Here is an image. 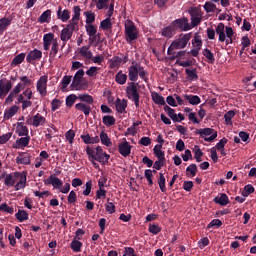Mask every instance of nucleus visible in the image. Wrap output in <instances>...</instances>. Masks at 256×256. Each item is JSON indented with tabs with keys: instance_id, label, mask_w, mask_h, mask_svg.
Instances as JSON below:
<instances>
[{
	"instance_id": "1",
	"label": "nucleus",
	"mask_w": 256,
	"mask_h": 256,
	"mask_svg": "<svg viewBox=\"0 0 256 256\" xmlns=\"http://www.w3.org/2000/svg\"><path fill=\"white\" fill-rule=\"evenodd\" d=\"M142 79L147 83L149 81V78H147V71H145V68L141 66V64L133 61L132 65L128 68V78L129 81H132V83H135L138 79Z\"/></svg>"
},
{
	"instance_id": "2",
	"label": "nucleus",
	"mask_w": 256,
	"mask_h": 256,
	"mask_svg": "<svg viewBox=\"0 0 256 256\" xmlns=\"http://www.w3.org/2000/svg\"><path fill=\"white\" fill-rule=\"evenodd\" d=\"M216 34L219 35L218 41H220V43H226V45L233 43V35H235V32L232 27H225V24L219 23L216 27Z\"/></svg>"
},
{
	"instance_id": "3",
	"label": "nucleus",
	"mask_w": 256,
	"mask_h": 256,
	"mask_svg": "<svg viewBox=\"0 0 256 256\" xmlns=\"http://www.w3.org/2000/svg\"><path fill=\"white\" fill-rule=\"evenodd\" d=\"M126 97L133 101L135 107H139V99H141V95L139 94V88L135 82L128 83L126 87Z\"/></svg>"
},
{
	"instance_id": "4",
	"label": "nucleus",
	"mask_w": 256,
	"mask_h": 256,
	"mask_svg": "<svg viewBox=\"0 0 256 256\" xmlns=\"http://www.w3.org/2000/svg\"><path fill=\"white\" fill-rule=\"evenodd\" d=\"M196 135H200L204 141L208 143H212V141H215L217 139V131L213 128H202V129H197L195 131Z\"/></svg>"
},
{
	"instance_id": "5",
	"label": "nucleus",
	"mask_w": 256,
	"mask_h": 256,
	"mask_svg": "<svg viewBox=\"0 0 256 256\" xmlns=\"http://www.w3.org/2000/svg\"><path fill=\"white\" fill-rule=\"evenodd\" d=\"M74 31H79V26H75V24H71L68 22L66 27L61 31L60 33V39L63 41V47H65L67 41L73 37V32Z\"/></svg>"
},
{
	"instance_id": "6",
	"label": "nucleus",
	"mask_w": 256,
	"mask_h": 256,
	"mask_svg": "<svg viewBox=\"0 0 256 256\" xmlns=\"http://www.w3.org/2000/svg\"><path fill=\"white\" fill-rule=\"evenodd\" d=\"M125 35L127 43H131V41L137 40V27H135L133 22L129 21L125 24Z\"/></svg>"
},
{
	"instance_id": "7",
	"label": "nucleus",
	"mask_w": 256,
	"mask_h": 256,
	"mask_svg": "<svg viewBox=\"0 0 256 256\" xmlns=\"http://www.w3.org/2000/svg\"><path fill=\"white\" fill-rule=\"evenodd\" d=\"M172 27H174V30L177 31L179 29L180 31H191V24H189V19L186 17L178 18L174 21H172Z\"/></svg>"
},
{
	"instance_id": "8",
	"label": "nucleus",
	"mask_w": 256,
	"mask_h": 256,
	"mask_svg": "<svg viewBox=\"0 0 256 256\" xmlns=\"http://www.w3.org/2000/svg\"><path fill=\"white\" fill-rule=\"evenodd\" d=\"M127 61H129V54L120 53V57L114 56L112 59L108 61V63H109L110 69H117L120 67L121 63H127Z\"/></svg>"
},
{
	"instance_id": "9",
	"label": "nucleus",
	"mask_w": 256,
	"mask_h": 256,
	"mask_svg": "<svg viewBox=\"0 0 256 256\" xmlns=\"http://www.w3.org/2000/svg\"><path fill=\"white\" fill-rule=\"evenodd\" d=\"M109 159H111V156L103 152V148L101 146H97L94 161H98L101 165H107V163H109Z\"/></svg>"
},
{
	"instance_id": "10",
	"label": "nucleus",
	"mask_w": 256,
	"mask_h": 256,
	"mask_svg": "<svg viewBox=\"0 0 256 256\" xmlns=\"http://www.w3.org/2000/svg\"><path fill=\"white\" fill-rule=\"evenodd\" d=\"M190 40L191 33L184 34L178 40L172 42V47L174 49H185Z\"/></svg>"
},
{
	"instance_id": "11",
	"label": "nucleus",
	"mask_w": 256,
	"mask_h": 256,
	"mask_svg": "<svg viewBox=\"0 0 256 256\" xmlns=\"http://www.w3.org/2000/svg\"><path fill=\"white\" fill-rule=\"evenodd\" d=\"M48 81H49V78L44 75V76H41L36 83V89L42 97L47 96V82Z\"/></svg>"
},
{
	"instance_id": "12",
	"label": "nucleus",
	"mask_w": 256,
	"mask_h": 256,
	"mask_svg": "<svg viewBox=\"0 0 256 256\" xmlns=\"http://www.w3.org/2000/svg\"><path fill=\"white\" fill-rule=\"evenodd\" d=\"M84 75H85V71L83 69H80L76 72L71 84L72 89H75L76 91H79L81 89V83H83Z\"/></svg>"
},
{
	"instance_id": "13",
	"label": "nucleus",
	"mask_w": 256,
	"mask_h": 256,
	"mask_svg": "<svg viewBox=\"0 0 256 256\" xmlns=\"http://www.w3.org/2000/svg\"><path fill=\"white\" fill-rule=\"evenodd\" d=\"M131 149H133V146L127 140L118 144V151L122 157H129L131 155Z\"/></svg>"
},
{
	"instance_id": "14",
	"label": "nucleus",
	"mask_w": 256,
	"mask_h": 256,
	"mask_svg": "<svg viewBox=\"0 0 256 256\" xmlns=\"http://www.w3.org/2000/svg\"><path fill=\"white\" fill-rule=\"evenodd\" d=\"M2 177H5L4 184L6 187H13L17 181L16 179L21 177V172H15L14 176L11 174L3 173Z\"/></svg>"
},
{
	"instance_id": "15",
	"label": "nucleus",
	"mask_w": 256,
	"mask_h": 256,
	"mask_svg": "<svg viewBox=\"0 0 256 256\" xmlns=\"http://www.w3.org/2000/svg\"><path fill=\"white\" fill-rule=\"evenodd\" d=\"M44 184L52 185L54 189H61L63 187V181L55 175H50L47 180H44Z\"/></svg>"
},
{
	"instance_id": "16",
	"label": "nucleus",
	"mask_w": 256,
	"mask_h": 256,
	"mask_svg": "<svg viewBox=\"0 0 256 256\" xmlns=\"http://www.w3.org/2000/svg\"><path fill=\"white\" fill-rule=\"evenodd\" d=\"M43 57V52L37 48L30 51L26 56L27 63H33V61H39Z\"/></svg>"
},
{
	"instance_id": "17",
	"label": "nucleus",
	"mask_w": 256,
	"mask_h": 256,
	"mask_svg": "<svg viewBox=\"0 0 256 256\" xmlns=\"http://www.w3.org/2000/svg\"><path fill=\"white\" fill-rule=\"evenodd\" d=\"M55 41V34L53 33H47L43 36V47L44 51H49L51 45H53Z\"/></svg>"
},
{
	"instance_id": "18",
	"label": "nucleus",
	"mask_w": 256,
	"mask_h": 256,
	"mask_svg": "<svg viewBox=\"0 0 256 256\" xmlns=\"http://www.w3.org/2000/svg\"><path fill=\"white\" fill-rule=\"evenodd\" d=\"M13 89V83L7 79L0 81V95H7Z\"/></svg>"
},
{
	"instance_id": "19",
	"label": "nucleus",
	"mask_w": 256,
	"mask_h": 256,
	"mask_svg": "<svg viewBox=\"0 0 256 256\" xmlns=\"http://www.w3.org/2000/svg\"><path fill=\"white\" fill-rule=\"evenodd\" d=\"M114 105L117 113H127V99L117 98Z\"/></svg>"
},
{
	"instance_id": "20",
	"label": "nucleus",
	"mask_w": 256,
	"mask_h": 256,
	"mask_svg": "<svg viewBox=\"0 0 256 256\" xmlns=\"http://www.w3.org/2000/svg\"><path fill=\"white\" fill-rule=\"evenodd\" d=\"M57 18L60 19L62 23H67L71 19V12L68 9L62 11V8L59 7L57 11Z\"/></svg>"
},
{
	"instance_id": "21",
	"label": "nucleus",
	"mask_w": 256,
	"mask_h": 256,
	"mask_svg": "<svg viewBox=\"0 0 256 256\" xmlns=\"http://www.w3.org/2000/svg\"><path fill=\"white\" fill-rule=\"evenodd\" d=\"M73 17L69 21L70 24L75 25L76 27H79V19H81V7L74 6L73 7Z\"/></svg>"
},
{
	"instance_id": "22",
	"label": "nucleus",
	"mask_w": 256,
	"mask_h": 256,
	"mask_svg": "<svg viewBox=\"0 0 256 256\" xmlns=\"http://www.w3.org/2000/svg\"><path fill=\"white\" fill-rule=\"evenodd\" d=\"M18 111H19V106L17 105H13L11 108L5 110L4 117H3L4 121H9L11 117H15Z\"/></svg>"
},
{
	"instance_id": "23",
	"label": "nucleus",
	"mask_w": 256,
	"mask_h": 256,
	"mask_svg": "<svg viewBox=\"0 0 256 256\" xmlns=\"http://www.w3.org/2000/svg\"><path fill=\"white\" fill-rule=\"evenodd\" d=\"M17 165H31V155L27 153L20 154L16 158Z\"/></svg>"
},
{
	"instance_id": "24",
	"label": "nucleus",
	"mask_w": 256,
	"mask_h": 256,
	"mask_svg": "<svg viewBox=\"0 0 256 256\" xmlns=\"http://www.w3.org/2000/svg\"><path fill=\"white\" fill-rule=\"evenodd\" d=\"M47 123V119L41 115L40 113H37L36 115L33 116V127H41Z\"/></svg>"
},
{
	"instance_id": "25",
	"label": "nucleus",
	"mask_w": 256,
	"mask_h": 256,
	"mask_svg": "<svg viewBox=\"0 0 256 256\" xmlns=\"http://www.w3.org/2000/svg\"><path fill=\"white\" fill-rule=\"evenodd\" d=\"M213 201L217 205H221V207H225L226 205H229V196H227V194L225 193H222L220 194V197L219 196L215 197Z\"/></svg>"
},
{
	"instance_id": "26",
	"label": "nucleus",
	"mask_w": 256,
	"mask_h": 256,
	"mask_svg": "<svg viewBox=\"0 0 256 256\" xmlns=\"http://www.w3.org/2000/svg\"><path fill=\"white\" fill-rule=\"evenodd\" d=\"M75 109H77V111H81L82 113H84L86 117H88V115L91 114V105L86 103H77L75 105Z\"/></svg>"
},
{
	"instance_id": "27",
	"label": "nucleus",
	"mask_w": 256,
	"mask_h": 256,
	"mask_svg": "<svg viewBox=\"0 0 256 256\" xmlns=\"http://www.w3.org/2000/svg\"><path fill=\"white\" fill-rule=\"evenodd\" d=\"M176 30L173 26V24L165 27L162 29L161 35L162 37H166L167 39H171L173 37V35H175Z\"/></svg>"
},
{
	"instance_id": "28",
	"label": "nucleus",
	"mask_w": 256,
	"mask_h": 256,
	"mask_svg": "<svg viewBox=\"0 0 256 256\" xmlns=\"http://www.w3.org/2000/svg\"><path fill=\"white\" fill-rule=\"evenodd\" d=\"M90 49H91V45H89V46H82L79 49V55H81L85 59H93V52Z\"/></svg>"
},
{
	"instance_id": "29",
	"label": "nucleus",
	"mask_w": 256,
	"mask_h": 256,
	"mask_svg": "<svg viewBox=\"0 0 256 256\" xmlns=\"http://www.w3.org/2000/svg\"><path fill=\"white\" fill-rule=\"evenodd\" d=\"M80 137L86 145H95V143H99L100 141L99 136L91 137L89 134H86Z\"/></svg>"
},
{
	"instance_id": "30",
	"label": "nucleus",
	"mask_w": 256,
	"mask_h": 256,
	"mask_svg": "<svg viewBox=\"0 0 256 256\" xmlns=\"http://www.w3.org/2000/svg\"><path fill=\"white\" fill-rule=\"evenodd\" d=\"M16 133L19 135V137H27L29 136V129L27 126L23 125V122H19L16 128Z\"/></svg>"
},
{
	"instance_id": "31",
	"label": "nucleus",
	"mask_w": 256,
	"mask_h": 256,
	"mask_svg": "<svg viewBox=\"0 0 256 256\" xmlns=\"http://www.w3.org/2000/svg\"><path fill=\"white\" fill-rule=\"evenodd\" d=\"M80 103H85L86 105H93L95 103V99H93V96L89 94H80L78 95Z\"/></svg>"
},
{
	"instance_id": "32",
	"label": "nucleus",
	"mask_w": 256,
	"mask_h": 256,
	"mask_svg": "<svg viewBox=\"0 0 256 256\" xmlns=\"http://www.w3.org/2000/svg\"><path fill=\"white\" fill-rule=\"evenodd\" d=\"M57 53H59V41L55 38L49 53L50 59H55V57H57Z\"/></svg>"
},
{
	"instance_id": "33",
	"label": "nucleus",
	"mask_w": 256,
	"mask_h": 256,
	"mask_svg": "<svg viewBox=\"0 0 256 256\" xmlns=\"http://www.w3.org/2000/svg\"><path fill=\"white\" fill-rule=\"evenodd\" d=\"M29 141H31V137L30 136H25L22 138H19L16 140V149H21V147H27V145H29Z\"/></svg>"
},
{
	"instance_id": "34",
	"label": "nucleus",
	"mask_w": 256,
	"mask_h": 256,
	"mask_svg": "<svg viewBox=\"0 0 256 256\" xmlns=\"http://www.w3.org/2000/svg\"><path fill=\"white\" fill-rule=\"evenodd\" d=\"M51 10L44 11L38 18V23H50L51 21Z\"/></svg>"
},
{
	"instance_id": "35",
	"label": "nucleus",
	"mask_w": 256,
	"mask_h": 256,
	"mask_svg": "<svg viewBox=\"0 0 256 256\" xmlns=\"http://www.w3.org/2000/svg\"><path fill=\"white\" fill-rule=\"evenodd\" d=\"M184 99L190 103V105H199L201 103V98L197 95H184Z\"/></svg>"
},
{
	"instance_id": "36",
	"label": "nucleus",
	"mask_w": 256,
	"mask_h": 256,
	"mask_svg": "<svg viewBox=\"0 0 256 256\" xmlns=\"http://www.w3.org/2000/svg\"><path fill=\"white\" fill-rule=\"evenodd\" d=\"M115 81L118 85H125L127 83V74L120 70L115 76Z\"/></svg>"
},
{
	"instance_id": "37",
	"label": "nucleus",
	"mask_w": 256,
	"mask_h": 256,
	"mask_svg": "<svg viewBox=\"0 0 256 256\" xmlns=\"http://www.w3.org/2000/svg\"><path fill=\"white\" fill-rule=\"evenodd\" d=\"M100 141L102 145H105L106 147H111V145H113V142H111V138H109V135H107V133H105L104 131L100 133Z\"/></svg>"
},
{
	"instance_id": "38",
	"label": "nucleus",
	"mask_w": 256,
	"mask_h": 256,
	"mask_svg": "<svg viewBox=\"0 0 256 256\" xmlns=\"http://www.w3.org/2000/svg\"><path fill=\"white\" fill-rule=\"evenodd\" d=\"M102 123L106 126V127H113V125H115L116 120L114 116L111 115H106L103 116L102 118Z\"/></svg>"
},
{
	"instance_id": "39",
	"label": "nucleus",
	"mask_w": 256,
	"mask_h": 256,
	"mask_svg": "<svg viewBox=\"0 0 256 256\" xmlns=\"http://www.w3.org/2000/svg\"><path fill=\"white\" fill-rule=\"evenodd\" d=\"M70 247L74 253H80L81 247H83V243L78 239L74 238L70 244Z\"/></svg>"
},
{
	"instance_id": "40",
	"label": "nucleus",
	"mask_w": 256,
	"mask_h": 256,
	"mask_svg": "<svg viewBox=\"0 0 256 256\" xmlns=\"http://www.w3.org/2000/svg\"><path fill=\"white\" fill-rule=\"evenodd\" d=\"M185 73L187 75V78L190 80V81H197V79H199V76L197 75V69L194 68V69H189L187 68L185 70Z\"/></svg>"
},
{
	"instance_id": "41",
	"label": "nucleus",
	"mask_w": 256,
	"mask_h": 256,
	"mask_svg": "<svg viewBox=\"0 0 256 256\" xmlns=\"http://www.w3.org/2000/svg\"><path fill=\"white\" fill-rule=\"evenodd\" d=\"M152 101H154L156 105H165V98L157 92L152 93Z\"/></svg>"
},
{
	"instance_id": "42",
	"label": "nucleus",
	"mask_w": 256,
	"mask_h": 256,
	"mask_svg": "<svg viewBox=\"0 0 256 256\" xmlns=\"http://www.w3.org/2000/svg\"><path fill=\"white\" fill-rule=\"evenodd\" d=\"M19 177H20V180L15 185L16 191H19V189H25V185L27 184V176L26 175L23 176L22 174H20Z\"/></svg>"
},
{
	"instance_id": "43",
	"label": "nucleus",
	"mask_w": 256,
	"mask_h": 256,
	"mask_svg": "<svg viewBox=\"0 0 256 256\" xmlns=\"http://www.w3.org/2000/svg\"><path fill=\"white\" fill-rule=\"evenodd\" d=\"M15 217L20 221V223H23V221H27V219H29V214L24 210H19Z\"/></svg>"
},
{
	"instance_id": "44",
	"label": "nucleus",
	"mask_w": 256,
	"mask_h": 256,
	"mask_svg": "<svg viewBox=\"0 0 256 256\" xmlns=\"http://www.w3.org/2000/svg\"><path fill=\"white\" fill-rule=\"evenodd\" d=\"M192 45L194 48H198V49H201V47H203V41L201 40V36L199 35V33H196L194 35V39L192 40Z\"/></svg>"
},
{
	"instance_id": "45",
	"label": "nucleus",
	"mask_w": 256,
	"mask_h": 256,
	"mask_svg": "<svg viewBox=\"0 0 256 256\" xmlns=\"http://www.w3.org/2000/svg\"><path fill=\"white\" fill-rule=\"evenodd\" d=\"M203 55L208 60V63H211V64L215 63V54H213V52H211V50H209L207 48L204 49Z\"/></svg>"
},
{
	"instance_id": "46",
	"label": "nucleus",
	"mask_w": 256,
	"mask_h": 256,
	"mask_svg": "<svg viewBox=\"0 0 256 256\" xmlns=\"http://www.w3.org/2000/svg\"><path fill=\"white\" fill-rule=\"evenodd\" d=\"M233 117H235V111L229 110L228 112L225 113L224 119L226 125H233Z\"/></svg>"
},
{
	"instance_id": "47",
	"label": "nucleus",
	"mask_w": 256,
	"mask_h": 256,
	"mask_svg": "<svg viewBox=\"0 0 256 256\" xmlns=\"http://www.w3.org/2000/svg\"><path fill=\"white\" fill-rule=\"evenodd\" d=\"M11 25V19L9 18H2L0 19V33H3V31L7 30V27Z\"/></svg>"
},
{
	"instance_id": "48",
	"label": "nucleus",
	"mask_w": 256,
	"mask_h": 256,
	"mask_svg": "<svg viewBox=\"0 0 256 256\" xmlns=\"http://www.w3.org/2000/svg\"><path fill=\"white\" fill-rule=\"evenodd\" d=\"M84 15L86 17V24L87 25H93L95 23V13L91 11L84 12Z\"/></svg>"
},
{
	"instance_id": "49",
	"label": "nucleus",
	"mask_w": 256,
	"mask_h": 256,
	"mask_svg": "<svg viewBox=\"0 0 256 256\" xmlns=\"http://www.w3.org/2000/svg\"><path fill=\"white\" fill-rule=\"evenodd\" d=\"M77 99H79V96L75 95V94H70L66 97V105L68 107H73V105H75V102L77 101Z\"/></svg>"
},
{
	"instance_id": "50",
	"label": "nucleus",
	"mask_w": 256,
	"mask_h": 256,
	"mask_svg": "<svg viewBox=\"0 0 256 256\" xmlns=\"http://www.w3.org/2000/svg\"><path fill=\"white\" fill-rule=\"evenodd\" d=\"M113 27V24L111 23V18H106L100 23V29H103V31H107L108 29H111Z\"/></svg>"
},
{
	"instance_id": "51",
	"label": "nucleus",
	"mask_w": 256,
	"mask_h": 256,
	"mask_svg": "<svg viewBox=\"0 0 256 256\" xmlns=\"http://www.w3.org/2000/svg\"><path fill=\"white\" fill-rule=\"evenodd\" d=\"M204 10L206 13H215V11H217V5H215L213 2H206L204 4Z\"/></svg>"
},
{
	"instance_id": "52",
	"label": "nucleus",
	"mask_w": 256,
	"mask_h": 256,
	"mask_svg": "<svg viewBox=\"0 0 256 256\" xmlns=\"http://www.w3.org/2000/svg\"><path fill=\"white\" fill-rule=\"evenodd\" d=\"M25 61V53L16 55L12 60V65H21Z\"/></svg>"
},
{
	"instance_id": "53",
	"label": "nucleus",
	"mask_w": 256,
	"mask_h": 256,
	"mask_svg": "<svg viewBox=\"0 0 256 256\" xmlns=\"http://www.w3.org/2000/svg\"><path fill=\"white\" fill-rule=\"evenodd\" d=\"M251 193H255V188L253 187V185L248 184L244 187V190L242 191V196L249 197Z\"/></svg>"
},
{
	"instance_id": "54",
	"label": "nucleus",
	"mask_w": 256,
	"mask_h": 256,
	"mask_svg": "<svg viewBox=\"0 0 256 256\" xmlns=\"http://www.w3.org/2000/svg\"><path fill=\"white\" fill-rule=\"evenodd\" d=\"M159 180L158 185L162 193H165L167 191V187H165V176L160 172L159 173Z\"/></svg>"
},
{
	"instance_id": "55",
	"label": "nucleus",
	"mask_w": 256,
	"mask_h": 256,
	"mask_svg": "<svg viewBox=\"0 0 256 256\" xmlns=\"http://www.w3.org/2000/svg\"><path fill=\"white\" fill-rule=\"evenodd\" d=\"M186 174L191 175L192 177H195V175H197V165L196 164H190L186 168Z\"/></svg>"
},
{
	"instance_id": "56",
	"label": "nucleus",
	"mask_w": 256,
	"mask_h": 256,
	"mask_svg": "<svg viewBox=\"0 0 256 256\" xmlns=\"http://www.w3.org/2000/svg\"><path fill=\"white\" fill-rule=\"evenodd\" d=\"M86 33L89 37H93L97 33V27L93 24L86 25Z\"/></svg>"
},
{
	"instance_id": "57",
	"label": "nucleus",
	"mask_w": 256,
	"mask_h": 256,
	"mask_svg": "<svg viewBox=\"0 0 256 256\" xmlns=\"http://www.w3.org/2000/svg\"><path fill=\"white\" fill-rule=\"evenodd\" d=\"M144 177L147 179L148 185H150L151 187L153 185V170L151 169L145 170Z\"/></svg>"
},
{
	"instance_id": "58",
	"label": "nucleus",
	"mask_w": 256,
	"mask_h": 256,
	"mask_svg": "<svg viewBox=\"0 0 256 256\" xmlns=\"http://www.w3.org/2000/svg\"><path fill=\"white\" fill-rule=\"evenodd\" d=\"M65 137H66L68 143H70V145H73V141L75 139V131H73V130L67 131L65 134Z\"/></svg>"
},
{
	"instance_id": "59",
	"label": "nucleus",
	"mask_w": 256,
	"mask_h": 256,
	"mask_svg": "<svg viewBox=\"0 0 256 256\" xmlns=\"http://www.w3.org/2000/svg\"><path fill=\"white\" fill-rule=\"evenodd\" d=\"M149 232L152 233L153 235H158V233H161V228L157 224H150Z\"/></svg>"
},
{
	"instance_id": "60",
	"label": "nucleus",
	"mask_w": 256,
	"mask_h": 256,
	"mask_svg": "<svg viewBox=\"0 0 256 256\" xmlns=\"http://www.w3.org/2000/svg\"><path fill=\"white\" fill-rule=\"evenodd\" d=\"M61 107V100L59 99H54L51 102V111H57Z\"/></svg>"
},
{
	"instance_id": "61",
	"label": "nucleus",
	"mask_w": 256,
	"mask_h": 256,
	"mask_svg": "<svg viewBox=\"0 0 256 256\" xmlns=\"http://www.w3.org/2000/svg\"><path fill=\"white\" fill-rule=\"evenodd\" d=\"M20 81H22V89H25L26 87H29V85H31V79H29L27 76L20 77Z\"/></svg>"
},
{
	"instance_id": "62",
	"label": "nucleus",
	"mask_w": 256,
	"mask_h": 256,
	"mask_svg": "<svg viewBox=\"0 0 256 256\" xmlns=\"http://www.w3.org/2000/svg\"><path fill=\"white\" fill-rule=\"evenodd\" d=\"M70 83H71V76H67V75L64 76L61 82L62 89H67Z\"/></svg>"
},
{
	"instance_id": "63",
	"label": "nucleus",
	"mask_w": 256,
	"mask_h": 256,
	"mask_svg": "<svg viewBox=\"0 0 256 256\" xmlns=\"http://www.w3.org/2000/svg\"><path fill=\"white\" fill-rule=\"evenodd\" d=\"M227 138H222L217 144L216 149L221 151V149H225V145H227Z\"/></svg>"
},
{
	"instance_id": "64",
	"label": "nucleus",
	"mask_w": 256,
	"mask_h": 256,
	"mask_svg": "<svg viewBox=\"0 0 256 256\" xmlns=\"http://www.w3.org/2000/svg\"><path fill=\"white\" fill-rule=\"evenodd\" d=\"M125 253L123 254V256H137V254H135V249L131 248V247H125Z\"/></svg>"
}]
</instances>
